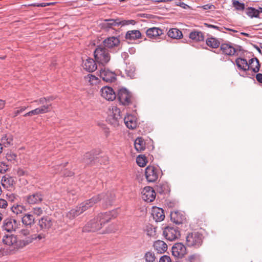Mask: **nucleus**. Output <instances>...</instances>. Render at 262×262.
<instances>
[{"label":"nucleus","mask_w":262,"mask_h":262,"mask_svg":"<svg viewBox=\"0 0 262 262\" xmlns=\"http://www.w3.org/2000/svg\"><path fill=\"white\" fill-rule=\"evenodd\" d=\"M118 210H113L108 212L99 214L97 217L93 219L87 223L83 228V231L86 232H95L101 228L106 223L113 217L117 216Z\"/></svg>","instance_id":"f257e3e1"},{"label":"nucleus","mask_w":262,"mask_h":262,"mask_svg":"<svg viewBox=\"0 0 262 262\" xmlns=\"http://www.w3.org/2000/svg\"><path fill=\"white\" fill-rule=\"evenodd\" d=\"M115 198V195L114 192H107V193L95 196L91 199L86 200L81 203L79 206L84 212L100 200L102 201L106 207L108 205H111Z\"/></svg>","instance_id":"f03ea898"},{"label":"nucleus","mask_w":262,"mask_h":262,"mask_svg":"<svg viewBox=\"0 0 262 262\" xmlns=\"http://www.w3.org/2000/svg\"><path fill=\"white\" fill-rule=\"evenodd\" d=\"M96 61L99 64L105 66L111 59V55L108 50L102 46H98L94 51Z\"/></svg>","instance_id":"7ed1b4c3"},{"label":"nucleus","mask_w":262,"mask_h":262,"mask_svg":"<svg viewBox=\"0 0 262 262\" xmlns=\"http://www.w3.org/2000/svg\"><path fill=\"white\" fill-rule=\"evenodd\" d=\"M120 113V110L117 106H113L110 108L107 117V122L114 127L118 126L123 122Z\"/></svg>","instance_id":"20e7f679"},{"label":"nucleus","mask_w":262,"mask_h":262,"mask_svg":"<svg viewBox=\"0 0 262 262\" xmlns=\"http://www.w3.org/2000/svg\"><path fill=\"white\" fill-rule=\"evenodd\" d=\"M186 239V245L188 247L198 248L203 243V235L199 232H193L189 233Z\"/></svg>","instance_id":"39448f33"},{"label":"nucleus","mask_w":262,"mask_h":262,"mask_svg":"<svg viewBox=\"0 0 262 262\" xmlns=\"http://www.w3.org/2000/svg\"><path fill=\"white\" fill-rule=\"evenodd\" d=\"M44 200V194L41 191H36L30 193L23 197L25 204L30 206L38 205Z\"/></svg>","instance_id":"423d86ee"},{"label":"nucleus","mask_w":262,"mask_h":262,"mask_svg":"<svg viewBox=\"0 0 262 262\" xmlns=\"http://www.w3.org/2000/svg\"><path fill=\"white\" fill-rule=\"evenodd\" d=\"M3 243L13 249H17L26 246L25 241H18L16 235L12 234H6L3 238Z\"/></svg>","instance_id":"0eeeda50"},{"label":"nucleus","mask_w":262,"mask_h":262,"mask_svg":"<svg viewBox=\"0 0 262 262\" xmlns=\"http://www.w3.org/2000/svg\"><path fill=\"white\" fill-rule=\"evenodd\" d=\"M118 98L120 104L124 106L132 104L134 100L132 94L125 88H122L119 90Z\"/></svg>","instance_id":"6e6552de"},{"label":"nucleus","mask_w":262,"mask_h":262,"mask_svg":"<svg viewBox=\"0 0 262 262\" xmlns=\"http://www.w3.org/2000/svg\"><path fill=\"white\" fill-rule=\"evenodd\" d=\"M54 223V220L49 216H43L41 217L37 224L39 227L38 231H42L44 233H48L52 229Z\"/></svg>","instance_id":"1a4fd4ad"},{"label":"nucleus","mask_w":262,"mask_h":262,"mask_svg":"<svg viewBox=\"0 0 262 262\" xmlns=\"http://www.w3.org/2000/svg\"><path fill=\"white\" fill-rule=\"evenodd\" d=\"M163 235L167 240L173 241L180 236V231L178 227L167 226L164 229Z\"/></svg>","instance_id":"9d476101"},{"label":"nucleus","mask_w":262,"mask_h":262,"mask_svg":"<svg viewBox=\"0 0 262 262\" xmlns=\"http://www.w3.org/2000/svg\"><path fill=\"white\" fill-rule=\"evenodd\" d=\"M102 43L103 47L107 50L118 49L120 45V40L119 36H110L105 39Z\"/></svg>","instance_id":"9b49d317"},{"label":"nucleus","mask_w":262,"mask_h":262,"mask_svg":"<svg viewBox=\"0 0 262 262\" xmlns=\"http://www.w3.org/2000/svg\"><path fill=\"white\" fill-rule=\"evenodd\" d=\"M145 177L148 182H156L159 177V171L158 168L152 166H148L145 169Z\"/></svg>","instance_id":"f8f14e48"},{"label":"nucleus","mask_w":262,"mask_h":262,"mask_svg":"<svg viewBox=\"0 0 262 262\" xmlns=\"http://www.w3.org/2000/svg\"><path fill=\"white\" fill-rule=\"evenodd\" d=\"M172 254L178 258H183L187 253V249L184 244L181 243H176L172 247Z\"/></svg>","instance_id":"ddd939ff"},{"label":"nucleus","mask_w":262,"mask_h":262,"mask_svg":"<svg viewBox=\"0 0 262 262\" xmlns=\"http://www.w3.org/2000/svg\"><path fill=\"white\" fill-rule=\"evenodd\" d=\"M17 227L16 221L12 218L8 217L4 221L2 228L3 231L11 232L15 231Z\"/></svg>","instance_id":"4468645a"},{"label":"nucleus","mask_w":262,"mask_h":262,"mask_svg":"<svg viewBox=\"0 0 262 262\" xmlns=\"http://www.w3.org/2000/svg\"><path fill=\"white\" fill-rule=\"evenodd\" d=\"M142 199L146 202H151L153 201L156 198V192L154 189L150 187H145L142 191Z\"/></svg>","instance_id":"2eb2a0df"},{"label":"nucleus","mask_w":262,"mask_h":262,"mask_svg":"<svg viewBox=\"0 0 262 262\" xmlns=\"http://www.w3.org/2000/svg\"><path fill=\"white\" fill-rule=\"evenodd\" d=\"M101 96L108 101L115 99L116 95L113 89L109 86H104L101 90Z\"/></svg>","instance_id":"dca6fc26"},{"label":"nucleus","mask_w":262,"mask_h":262,"mask_svg":"<svg viewBox=\"0 0 262 262\" xmlns=\"http://www.w3.org/2000/svg\"><path fill=\"white\" fill-rule=\"evenodd\" d=\"M220 48L223 54L228 56H233L236 52L234 45L231 42L222 43Z\"/></svg>","instance_id":"f3484780"},{"label":"nucleus","mask_w":262,"mask_h":262,"mask_svg":"<svg viewBox=\"0 0 262 262\" xmlns=\"http://www.w3.org/2000/svg\"><path fill=\"white\" fill-rule=\"evenodd\" d=\"M50 106L51 104L43 105L40 107L36 108L27 113H26L24 116L25 117H27L45 114L50 111Z\"/></svg>","instance_id":"a211bd4d"},{"label":"nucleus","mask_w":262,"mask_h":262,"mask_svg":"<svg viewBox=\"0 0 262 262\" xmlns=\"http://www.w3.org/2000/svg\"><path fill=\"white\" fill-rule=\"evenodd\" d=\"M100 77L103 81L112 82L116 79V75L114 72L105 69H101L100 71Z\"/></svg>","instance_id":"6ab92c4d"},{"label":"nucleus","mask_w":262,"mask_h":262,"mask_svg":"<svg viewBox=\"0 0 262 262\" xmlns=\"http://www.w3.org/2000/svg\"><path fill=\"white\" fill-rule=\"evenodd\" d=\"M260 64L258 59L256 57L250 59L248 61L247 71L252 70L254 73H258L259 71Z\"/></svg>","instance_id":"aec40b11"},{"label":"nucleus","mask_w":262,"mask_h":262,"mask_svg":"<svg viewBox=\"0 0 262 262\" xmlns=\"http://www.w3.org/2000/svg\"><path fill=\"white\" fill-rule=\"evenodd\" d=\"M83 67L84 69L89 72H93L97 68L95 61L91 58H88L83 61Z\"/></svg>","instance_id":"412c9836"},{"label":"nucleus","mask_w":262,"mask_h":262,"mask_svg":"<svg viewBox=\"0 0 262 262\" xmlns=\"http://www.w3.org/2000/svg\"><path fill=\"white\" fill-rule=\"evenodd\" d=\"M152 215L156 222H161L165 218V214L163 209L159 207H153Z\"/></svg>","instance_id":"4be33fe9"},{"label":"nucleus","mask_w":262,"mask_h":262,"mask_svg":"<svg viewBox=\"0 0 262 262\" xmlns=\"http://www.w3.org/2000/svg\"><path fill=\"white\" fill-rule=\"evenodd\" d=\"M102 28L108 31L109 29L113 28L114 26H118V19H106L101 23Z\"/></svg>","instance_id":"5701e85b"},{"label":"nucleus","mask_w":262,"mask_h":262,"mask_svg":"<svg viewBox=\"0 0 262 262\" xmlns=\"http://www.w3.org/2000/svg\"><path fill=\"white\" fill-rule=\"evenodd\" d=\"M126 127L129 129H134L137 126V120L135 116L133 115H127L123 119Z\"/></svg>","instance_id":"b1692460"},{"label":"nucleus","mask_w":262,"mask_h":262,"mask_svg":"<svg viewBox=\"0 0 262 262\" xmlns=\"http://www.w3.org/2000/svg\"><path fill=\"white\" fill-rule=\"evenodd\" d=\"M170 216L171 220L176 224L178 225L182 224L183 221L185 220V216L178 211L171 212Z\"/></svg>","instance_id":"393cba45"},{"label":"nucleus","mask_w":262,"mask_h":262,"mask_svg":"<svg viewBox=\"0 0 262 262\" xmlns=\"http://www.w3.org/2000/svg\"><path fill=\"white\" fill-rule=\"evenodd\" d=\"M155 250L158 253H163L165 252L167 249V244L163 241L158 240L154 242L153 245Z\"/></svg>","instance_id":"a878e982"},{"label":"nucleus","mask_w":262,"mask_h":262,"mask_svg":"<svg viewBox=\"0 0 262 262\" xmlns=\"http://www.w3.org/2000/svg\"><path fill=\"white\" fill-rule=\"evenodd\" d=\"M21 221L24 225L31 227L35 223V217L31 213H25L21 217Z\"/></svg>","instance_id":"bb28decb"},{"label":"nucleus","mask_w":262,"mask_h":262,"mask_svg":"<svg viewBox=\"0 0 262 262\" xmlns=\"http://www.w3.org/2000/svg\"><path fill=\"white\" fill-rule=\"evenodd\" d=\"M163 34V31L156 27L149 28L146 31L147 36L151 38H155Z\"/></svg>","instance_id":"cd10ccee"},{"label":"nucleus","mask_w":262,"mask_h":262,"mask_svg":"<svg viewBox=\"0 0 262 262\" xmlns=\"http://www.w3.org/2000/svg\"><path fill=\"white\" fill-rule=\"evenodd\" d=\"M14 182L13 178L7 175L3 176L1 180L3 186L7 188H11L13 186Z\"/></svg>","instance_id":"c85d7f7f"},{"label":"nucleus","mask_w":262,"mask_h":262,"mask_svg":"<svg viewBox=\"0 0 262 262\" xmlns=\"http://www.w3.org/2000/svg\"><path fill=\"white\" fill-rule=\"evenodd\" d=\"M235 62L238 69L245 72L247 71L248 62L246 59L238 57L236 59Z\"/></svg>","instance_id":"c756f323"},{"label":"nucleus","mask_w":262,"mask_h":262,"mask_svg":"<svg viewBox=\"0 0 262 262\" xmlns=\"http://www.w3.org/2000/svg\"><path fill=\"white\" fill-rule=\"evenodd\" d=\"M141 37V33L139 30L128 31L125 35V38L129 40L139 39Z\"/></svg>","instance_id":"7c9ffc66"},{"label":"nucleus","mask_w":262,"mask_h":262,"mask_svg":"<svg viewBox=\"0 0 262 262\" xmlns=\"http://www.w3.org/2000/svg\"><path fill=\"white\" fill-rule=\"evenodd\" d=\"M135 148L138 151H142L145 149V143L141 137L137 138L134 142Z\"/></svg>","instance_id":"2f4dec72"},{"label":"nucleus","mask_w":262,"mask_h":262,"mask_svg":"<svg viewBox=\"0 0 262 262\" xmlns=\"http://www.w3.org/2000/svg\"><path fill=\"white\" fill-rule=\"evenodd\" d=\"M189 38L192 40L201 41L204 39L203 33L199 31H193L189 34Z\"/></svg>","instance_id":"473e14b6"},{"label":"nucleus","mask_w":262,"mask_h":262,"mask_svg":"<svg viewBox=\"0 0 262 262\" xmlns=\"http://www.w3.org/2000/svg\"><path fill=\"white\" fill-rule=\"evenodd\" d=\"M169 37L174 39H180L183 37L182 32L177 28L170 29L167 32Z\"/></svg>","instance_id":"72a5a7b5"},{"label":"nucleus","mask_w":262,"mask_h":262,"mask_svg":"<svg viewBox=\"0 0 262 262\" xmlns=\"http://www.w3.org/2000/svg\"><path fill=\"white\" fill-rule=\"evenodd\" d=\"M157 191L160 194H165L169 192L168 184L166 182H162L157 186Z\"/></svg>","instance_id":"f704fd0d"},{"label":"nucleus","mask_w":262,"mask_h":262,"mask_svg":"<svg viewBox=\"0 0 262 262\" xmlns=\"http://www.w3.org/2000/svg\"><path fill=\"white\" fill-rule=\"evenodd\" d=\"M246 14L250 18H259L258 10L252 7H248L245 9Z\"/></svg>","instance_id":"c9c22d12"},{"label":"nucleus","mask_w":262,"mask_h":262,"mask_svg":"<svg viewBox=\"0 0 262 262\" xmlns=\"http://www.w3.org/2000/svg\"><path fill=\"white\" fill-rule=\"evenodd\" d=\"M206 43L208 46L215 49L218 48L220 45V41L214 37H210L207 39Z\"/></svg>","instance_id":"e433bc0d"},{"label":"nucleus","mask_w":262,"mask_h":262,"mask_svg":"<svg viewBox=\"0 0 262 262\" xmlns=\"http://www.w3.org/2000/svg\"><path fill=\"white\" fill-rule=\"evenodd\" d=\"M45 237H46V234L44 232L41 233L38 235H36V234L32 235L31 237H29L28 239H27L26 241H25L26 245L31 243L32 242V241L34 239H38V240H41V239L45 238Z\"/></svg>","instance_id":"4c0bfd02"},{"label":"nucleus","mask_w":262,"mask_h":262,"mask_svg":"<svg viewBox=\"0 0 262 262\" xmlns=\"http://www.w3.org/2000/svg\"><path fill=\"white\" fill-rule=\"evenodd\" d=\"M11 210L16 215H18L19 214H21L24 211H25L26 208L23 205L17 204L14 205L11 207Z\"/></svg>","instance_id":"58836bf2"},{"label":"nucleus","mask_w":262,"mask_h":262,"mask_svg":"<svg viewBox=\"0 0 262 262\" xmlns=\"http://www.w3.org/2000/svg\"><path fill=\"white\" fill-rule=\"evenodd\" d=\"M156 228L151 225L146 226L145 231L146 235L149 237H154L156 235Z\"/></svg>","instance_id":"ea45409f"},{"label":"nucleus","mask_w":262,"mask_h":262,"mask_svg":"<svg viewBox=\"0 0 262 262\" xmlns=\"http://www.w3.org/2000/svg\"><path fill=\"white\" fill-rule=\"evenodd\" d=\"M186 260L187 262H201V256L197 253L192 254L189 255Z\"/></svg>","instance_id":"a19ab883"},{"label":"nucleus","mask_w":262,"mask_h":262,"mask_svg":"<svg viewBox=\"0 0 262 262\" xmlns=\"http://www.w3.org/2000/svg\"><path fill=\"white\" fill-rule=\"evenodd\" d=\"M232 5L235 9L237 11H244L246 9L244 3H241L237 0H232Z\"/></svg>","instance_id":"79ce46f5"},{"label":"nucleus","mask_w":262,"mask_h":262,"mask_svg":"<svg viewBox=\"0 0 262 262\" xmlns=\"http://www.w3.org/2000/svg\"><path fill=\"white\" fill-rule=\"evenodd\" d=\"M137 164L140 167H144L147 163V160L144 156H138L136 159Z\"/></svg>","instance_id":"37998d69"},{"label":"nucleus","mask_w":262,"mask_h":262,"mask_svg":"<svg viewBox=\"0 0 262 262\" xmlns=\"http://www.w3.org/2000/svg\"><path fill=\"white\" fill-rule=\"evenodd\" d=\"M118 26H128L129 25H134L136 24V21L135 20L130 19V20H121L120 18H118Z\"/></svg>","instance_id":"c03bdc74"},{"label":"nucleus","mask_w":262,"mask_h":262,"mask_svg":"<svg viewBox=\"0 0 262 262\" xmlns=\"http://www.w3.org/2000/svg\"><path fill=\"white\" fill-rule=\"evenodd\" d=\"M146 262H154L155 260V256L154 252L151 251L147 252L144 256Z\"/></svg>","instance_id":"a18cd8bd"},{"label":"nucleus","mask_w":262,"mask_h":262,"mask_svg":"<svg viewBox=\"0 0 262 262\" xmlns=\"http://www.w3.org/2000/svg\"><path fill=\"white\" fill-rule=\"evenodd\" d=\"M135 68L134 66L127 67L125 70L127 76L130 78H133L135 76Z\"/></svg>","instance_id":"49530a36"},{"label":"nucleus","mask_w":262,"mask_h":262,"mask_svg":"<svg viewBox=\"0 0 262 262\" xmlns=\"http://www.w3.org/2000/svg\"><path fill=\"white\" fill-rule=\"evenodd\" d=\"M94 157L91 152H87L84 156L83 161L86 164H90L94 160Z\"/></svg>","instance_id":"de8ad7c7"},{"label":"nucleus","mask_w":262,"mask_h":262,"mask_svg":"<svg viewBox=\"0 0 262 262\" xmlns=\"http://www.w3.org/2000/svg\"><path fill=\"white\" fill-rule=\"evenodd\" d=\"M88 78L91 84H96L99 82L98 78L92 74H89Z\"/></svg>","instance_id":"09e8293b"},{"label":"nucleus","mask_w":262,"mask_h":262,"mask_svg":"<svg viewBox=\"0 0 262 262\" xmlns=\"http://www.w3.org/2000/svg\"><path fill=\"white\" fill-rule=\"evenodd\" d=\"M31 212L33 215L34 214L37 216H40L43 213V210L41 207H36L33 208Z\"/></svg>","instance_id":"8fccbe9b"},{"label":"nucleus","mask_w":262,"mask_h":262,"mask_svg":"<svg viewBox=\"0 0 262 262\" xmlns=\"http://www.w3.org/2000/svg\"><path fill=\"white\" fill-rule=\"evenodd\" d=\"M206 25L208 27V28H213V29H216L217 30H219L220 31H223V30L224 29H226L227 30H229V31H233V32H236L235 30H234L233 29H229V28H220L217 26H214V25H210V24H206Z\"/></svg>","instance_id":"3c124183"},{"label":"nucleus","mask_w":262,"mask_h":262,"mask_svg":"<svg viewBox=\"0 0 262 262\" xmlns=\"http://www.w3.org/2000/svg\"><path fill=\"white\" fill-rule=\"evenodd\" d=\"M76 211V210H74L73 209H71L67 213V216L70 220L73 219L75 217L78 216Z\"/></svg>","instance_id":"603ef678"},{"label":"nucleus","mask_w":262,"mask_h":262,"mask_svg":"<svg viewBox=\"0 0 262 262\" xmlns=\"http://www.w3.org/2000/svg\"><path fill=\"white\" fill-rule=\"evenodd\" d=\"M26 108L27 107L26 106H21L18 108V110L14 111V112L11 114V117L13 118L16 117L18 114L24 111Z\"/></svg>","instance_id":"864d4df0"},{"label":"nucleus","mask_w":262,"mask_h":262,"mask_svg":"<svg viewBox=\"0 0 262 262\" xmlns=\"http://www.w3.org/2000/svg\"><path fill=\"white\" fill-rule=\"evenodd\" d=\"M16 155L12 152L8 153L6 156L8 161L13 162L14 161L16 158Z\"/></svg>","instance_id":"5fc2aeb1"},{"label":"nucleus","mask_w":262,"mask_h":262,"mask_svg":"<svg viewBox=\"0 0 262 262\" xmlns=\"http://www.w3.org/2000/svg\"><path fill=\"white\" fill-rule=\"evenodd\" d=\"M159 262H171V261L169 256L164 255L160 258Z\"/></svg>","instance_id":"6e6d98bb"},{"label":"nucleus","mask_w":262,"mask_h":262,"mask_svg":"<svg viewBox=\"0 0 262 262\" xmlns=\"http://www.w3.org/2000/svg\"><path fill=\"white\" fill-rule=\"evenodd\" d=\"M8 169L7 166L4 163H0V172L3 173Z\"/></svg>","instance_id":"4d7b16f0"},{"label":"nucleus","mask_w":262,"mask_h":262,"mask_svg":"<svg viewBox=\"0 0 262 262\" xmlns=\"http://www.w3.org/2000/svg\"><path fill=\"white\" fill-rule=\"evenodd\" d=\"M7 206V202L4 199H0V208H5Z\"/></svg>","instance_id":"13d9d810"},{"label":"nucleus","mask_w":262,"mask_h":262,"mask_svg":"<svg viewBox=\"0 0 262 262\" xmlns=\"http://www.w3.org/2000/svg\"><path fill=\"white\" fill-rule=\"evenodd\" d=\"M20 233L21 235L27 236L30 235V230L28 229H22Z\"/></svg>","instance_id":"bf43d9fd"},{"label":"nucleus","mask_w":262,"mask_h":262,"mask_svg":"<svg viewBox=\"0 0 262 262\" xmlns=\"http://www.w3.org/2000/svg\"><path fill=\"white\" fill-rule=\"evenodd\" d=\"M73 209L74 210H76V212L77 213L78 215H79L80 214L83 212L82 209L81 208L79 205L76 206L75 208H73Z\"/></svg>","instance_id":"052dcab7"},{"label":"nucleus","mask_w":262,"mask_h":262,"mask_svg":"<svg viewBox=\"0 0 262 262\" xmlns=\"http://www.w3.org/2000/svg\"><path fill=\"white\" fill-rule=\"evenodd\" d=\"M256 79L258 82L262 83V74H257L256 75Z\"/></svg>","instance_id":"680f3d73"},{"label":"nucleus","mask_w":262,"mask_h":262,"mask_svg":"<svg viewBox=\"0 0 262 262\" xmlns=\"http://www.w3.org/2000/svg\"><path fill=\"white\" fill-rule=\"evenodd\" d=\"M177 5L185 9L189 7L188 5L186 4L183 2H179V4H177Z\"/></svg>","instance_id":"e2e57ef3"},{"label":"nucleus","mask_w":262,"mask_h":262,"mask_svg":"<svg viewBox=\"0 0 262 262\" xmlns=\"http://www.w3.org/2000/svg\"><path fill=\"white\" fill-rule=\"evenodd\" d=\"M38 104H42L43 105H45V103L47 102V99H46V97H42V98H40L38 101Z\"/></svg>","instance_id":"0e129e2a"},{"label":"nucleus","mask_w":262,"mask_h":262,"mask_svg":"<svg viewBox=\"0 0 262 262\" xmlns=\"http://www.w3.org/2000/svg\"><path fill=\"white\" fill-rule=\"evenodd\" d=\"M62 174L66 177H70L73 174V173L70 171H67L66 172L64 171L62 172Z\"/></svg>","instance_id":"69168bd1"},{"label":"nucleus","mask_w":262,"mask_h":262,"mask_svg":"<svg viewBox=\"0 0 262 262\" xmlns=\"http://www.w3.org/2000/svg\"><path fill=\"white\" fill-rule=\"evenodd\" d=\"M203 7H204V9L205 10L211 9L213 7H214V6L213 5L207 4V5H204Z\"/></svg>","instance_id":"338daca9"},{"label":"nucleus","mask_w":262,"mask_h":262,"mask_svg":"<svg viewBox=\"0 0 262 262\" xmlns=\"http://www.w3.org/2000/svg\"><path fill=\"white\" fill-rule=\"evenodd\" d=\"M5 105V101L0 99V110H2Z\"/></svg>","instance_id":"774afa93"}]
</instances>
